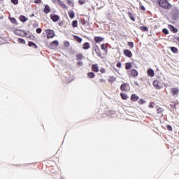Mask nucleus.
I'll return each instance as SVG.
<instances>
[{
  "label": "nucleus",
  "mask_w": 179,
  "mask_h": 179,
  "mask_svg": "<svg viewBox=\"0 0 179 179\" xmlns=\"http://www.w3.org/2000/svg\"><path fill=\"white\" fill-rule=\"evenodd\" d=\"M128 75L129 78H137L139 75V73L136 69H131L128 72Z\"/></svg>",
  "instance_id": "3"
},
{
  "label": "nucleus",
  "mask_w": 179,
  "mask_h": 179,
  "mask_svg": "<svg viewBox=\"0 0 179 179\" xmlns=\"http://www.w3.org/2000/svg\"><path fill=\"white\" fill-rule=\"evenodd\" d=\"M67 3L69 5V6H71V8H73L75 6V4L73 3V0H67Z\"/></svg>",
  "instance_id": "31"
},
{
  "label": "nucleus",
  "mask_w": 179,
  "mask_h": 179,
  "mask_svg": "<svg viewBox=\"0 0 179 179\" xmlns=\"http://www.w3.org/2000/svg\"><path fill=\"white\" fill-rule=\"evenodd\" d=\"M87 0H78V3L79 5H85V3H86V1Z\"/></svg>",
  "instance_id": "37"
},
{
  "label": "nucleus",
  "mask_w": 179,
  "mask_h": 179,
  "mask_svg": "<svg viewBox=\"0 0 179 179\" xmlns=\"http://www.w3.org/2000/svg\"><path fill=\"white\" fill-rule=\"evenodd\" d=\"M71 26L73 28L78 27V20L73 21L72 23H71Z\"/></svg>",
  "instance_id": "35"
},
{
  "label": "nucleus",
  "mask_w": 179,
  "mask_h": 179,
  "mask_svg": "<svg viewBox=\"0 0 179 179\" xmlns=\"http://www.w3.org/2000/svg\"><path fill=\"white\" fill-rule=\"evenodd\" d=\"M8 19L13 24L17 26V20H16V18L9 16Z\"/></svg>",
  "instance_id": "17"
},
{
  "label": "nucleus",
  "mask_w": 179,
  "mask_h": 179,
  "mask_svg": "<svg viewBox=\"0 0 179 179\" xmlns=\"http://www.w3.org/2000/svg\"><path fill=\"white\" fill-rule=\"evenodd\" d=\"M176 40H177V41H178V43H179V37H178V38H176Z\"/></svg>",
  "instance_id": "57"
},
{
  "label": "nucleus",
  "mask_w": 179,
  "mask_h": 179,
  "mask_svg": "<svg viewBox=\"0 0 179 179\" xmlns=\"http://www.w3.org/2000/svg\"><path fill=\"white\" fill-rule=\"evenodd\" d=\"M17 41H18L19 44H24V45L26 44V41L24 39L19 38L17 39Z\"/></svg>",
  "instance_id": "33"
},
{
  "label": "nucleus",
  "mask_w": 179,
  "mask_h": 179,
  "mask_svg": "<svg viewBox=\"0 0 179 179\" xmlns=\"http://www.w3.org/2000/svg\"><path fill=\"white\" fill-rule=\"evenodd\" d=\"M127 44L130 48H134V42H128Z\"/></svg>",
  "instance_id": "42"
},
{
  "label": "nucleus",
  "mask_w": 179,
  "mask_h": 179,
  "mask_svg": "<svg viewBox=\"0 0 179 179\" xmlns=\"http://www.w3.org/2000/svg\"><path fill=\"white\" fill-rule=\"evenodd\" d=\"M162 33H164V34H169V29L166 28L163 29Z\"/></svg>",
  "instance_id": "41"
},
{
  "label": "nucleus",
  "mask_w": 179,
  "mask_h": 179,
  "mask_svg": "<svg viewBox=\"0 0 179 179\" xmlns=\"http://www.w3.org/2000/svg\"><path fill=\"white\" fill-rule=\"evenodd\" d=\"M34 17V13L31 15V17Z\"/></svg>",
  "instance_id": "56"
},
{
  "label": "nucleus",
  "mask_w": 179,
  "mask_h": 179,
  "mask_svg": "<svg viewBox=\"0 0 179 179\" xmlns=\"http://www.w3.org/2000/svg\"><path fill=\"white\" fill-rule=\"evenodd\" d=\"M90 48V43L89 42H86L83 44V50H89Z\"/></svg>",
  "instance_id": "22"
},
{
  "label": "nucleus",
  "mask_w": 179,
  "mask_h": 179,
  "mask_svg": "<svg viewBox=\"0 0 179 179\" xmlns=\"http://www.w3.org/2000/svg\"><path fill=\"white\" fill-rule=\"evenodd\" d=\"M95 77L96 74L94 72L87 73V78H89V79H93Z\"/></svg>",
  "instance_id": "24"
},
{
  "label": "nucleus",
  "mask_w": 179,
  "mask_h": 179,
  "mask_svg": "<svg viewBox=\"0 0 179 179\" xmlns=\"http://www.w3.org/2000/svg\"><path fill=\"white\" fill-rule=\"evenodd\" d=\"M124 54L125 57H128L129 58H131L132 57V52H131V50L128 49L124 50Z\"/></svg>",
  "instance_id": "10"
},
{
  "label": "nucleus",
  "mask_w": 179,
  "mask_h": 179,
  "mask_svg": "<svg viewBox=\"0 0 179 179\" xmlns=\"http://www.w3.org/2000/svg\"><path fill=\"white\" fill-rule=\"evenodd\" d=\"M116 66H117V68H121V63H117V64H116Z\"/></svg>",
  "instance_id": "54"
},
{
  "label": "nucleus",
  "mask_w": 179,
  "mask_h": 179,
  "mask_svg": "<svg viewBox=\"0 0 179 179\" xmlns=\"http://www.w3.org/2000/svg\"><path fill=\"white\" fill-rule=\"evenodd\" d=\"M140 29L142 30V31H149L148 27L141 26Z\"/></svg>",
  "instance_id": "34"
},
{
  "label": "nucleus",
  "mask_w": 179,
  "mask_h": 179,
  "mask_svg": "<svg viewBox=\"0 0 179 179\" xmlns=\"http://www.w3.org/2000/svg\"><path fill=\"white\" fill-rule=\"evenodd\" d=\"M10 2L13 5H17V3H19V0H10Z\"/></svg>",
  "instance_id": "39"
},
{
  "label": "nucleus",
  "mask_w": 179,
  "mask_h": 179,
  "mask_svg": "<svg viewBox=\"0 0 179 179\" xmlns=\"http://www.w3.org/2000/svg\"><path fill=\"white\" fill-rule=\"evenodd\" d=\"M99 64H92V72H95L96 73H97V72H99Z\"/></svg>",
  "instance_id": "12"
},
{
  "label": "nucleus",
  "mask_w": 179,
  "mask_h": 179,
  "mask_svg": "<svg viewBox=\"0 0 179 179\" xmlns=\"http://www.w3.org/2000/svg\"><path fill=\"white\" fill-rule=\"evenodd\" d=\"M131 68H132V63L127 62L125 64V69L128 70V69H131Z\"/></svg>",
  "instance_id": "28"
},
{
  "label": "nucleus",
  "mask_w": 179,
  "mask_h": 179,
  "mask_svg": "<svg viewBox=\"0 0 179 179\" xmlns=\"http://www.w3.org/2000/svg\"><path fill=\"white\" fill-rule=\"evenodd\" d=\"M41 31H43V30L41 29V28H37L36 30V32L38 34H40L41 33Z\"/></svg>",
  "instance_id": "43"
},
{
  "label": "nucleus",
  "mask_w": 179,
  "mask_h": 179,
  "mask_svg": "<svg viewBox=\"0 0 179 179\" xmlns=\"http://www.w3.org/2000/svg\"><path fill=\"white\" fill-rule=\"evenodd\" d=\"M120 96L122 100H128V95H127V94L120 93Z\"/></svg>",
  "instance_id": "30"
},
{
  "label": "nucleus",
  "mask_w": 179,
  "mask_h": 179,
  "mask_svg": "<svg viewBox=\"0 0 179 179\" xmlns=\"http://www.w3.org/2000/svg\"><path fill=\"white\" fill-rule=\"evenodd\" d=\"M13 33L15 36H18L19 37H26V36H27L26 31L17 29H14Z\"/></svg>",
  "instance_id": "2"
},
{
  "label": "nucleus",
  "mask_w": 179,
  "mask_h": 179,
  "mask_svg": "<svg viewBox=\"0 0 179 179\" xmlns=\"http://www.w3.org/2000/svg\"><path fill=\"white\" fill-rule=\"evenodd\" d=\"M108 80L109 83H113V82H115V80H117V78L114 76H110Z\"/></svg>",
  "instance_id": "29"
},
{
  "label": "nucleus",
  "mask_w": 179,
  "mask_h": 179,
  "mask_svg": "<svg viewBox=\"0 0 179 179\" xmlns=\"http://www.w3.org/2000/svg\"><path fill=\"white\" fill-rule=\"evenodd\" d=\"M84 57L82 53L78 54L76 55V60L77 61H80V59H83Z\"/></svg>",
  "instance_id": "27"
},
{
  "label": "nucleus",
  "mask_w": 179,
  "mask_h": 179,
  "mask_svg": "<svg viewBox=\"0 0 179 179\" xmlns=\"http://www.w3.org/2000/svg\"><path fill=\"white\" fill-rule=\"evenodd\" d=\"M74 38H75L76 41H78V43H82V40H83L82 38H80L78 36H75Z\"/></svg>",
  "instance_id": "36"
},
{
  "label": "nucleus",
  "mask_w": 179,
  "mask_h": 179,
  "mask_svg": "<svg viewBox=\"0 0 179 179\" xmlns=\"http://www.w3.org/2000/svg\"><path fill=\"white\" fill-rule=\"evenodd\" d=\"M28 38H29V40H34V38H36L34 35H29Z\"/></svg>",
  "instance_id": "47"
},
{
  "label": "nucleus",
  "mask_w": 179,
  "mask_h": 179,
  "mask_svg": "<svg viewBox=\"0 0 179 179\" xmlns=\"http://www.w3.org/2000/svg\"><path fill=\"white\" fill-rule=\"evenodd\" d=\"M50 17L52 22H58V20H59V17L55 14H51Z\"/></svg>",
  "instance_id": "7"
},
{
  "label": "nucleus",
  "mask_w": 179,
  "mask_h": 179,
  "mask_svg": "<svg viewBox=\"0 0 179 179\" xmlns=\"http://www.w3.org/2000/svg\"><path fill=\"white\" fill-rule=\"evenodd\" d=\"M139 99V96H138L136 94H132L130 98V100L131 101H137V100Z\"/></svg>",
  "instance_id": "19"
},
{
  "label": "nucleus",
  "mask_w": 179,
  "mask_h": 179,
  "mask_svg": "<svg viewBox=\"0 0 179 179\" xmlns=\"http://www.w3.org/2000/svg\"><path fill=\"white\" fill-rule=\"evenodd\" d=\"M166 129L168 131H173V127H171V125H167L166 126Z\"/></svg>",
  "instance_id": "44"
},
{
  "label": "nucleus",
  "mask_w": 179,
  "mask_h": 179,
  "mask_svg": "<svg viewBox=\"0 0 179 179\" xmlns=\"http://www.w3.org/2000/svg\"><path fill=\"white\" fill-rule=\"evenodd\" d=\"M171 51L173 52V54H178V49L176 47H169Z\"/></svg>",
  "instance_id": "25"
},
{
  "label": "nucleus",
  "mask_w": 179,
  "mask_h": 179,
  "mask_svg": "<svg viewBox=\"0 0 179 179\" xmlns=\"http://www.w3.org/2000/svg\"><path fill=\"white\" fill-rule=\"evenodd\" d=\"M147 74L148 76H150V78H153V76H155V71H153L152 69H149L147 71Z\"/></svg>",
  "instance_id": "13"
},
{
  "label": "nucleus",
  "mask_w": 179,
  "mask_h": 179,
  "mask_svg": "<svg viewBox=\"0 0 179 179\" xmlns=\"http://www.w3.org/2000/svg\"><path fill=\"white\" fill-rule=\"evenodd\" d=\"M44 13H45L46 15L50 13V12H51V9L50 8V6L48 5H45V8L43 10Z\"/></svg>",
  "instance_id": "18"
},
{
  "label": "nucleus",
  "mask_w": 179,
  "mask_h": 179,
  "mask_svg": "<svg viewBox=\"0 0 179 179\" xmlns=\"http://www.w3.org/2000/svg\"><path fill=\"white\" fill-rule=\"evenodd\" d=\"M179 90L177 87L171 88V93L173 96H178Z\"/></svg>",
  "instance_id": "16"
},
{
  "label": "nucleus",
  "mask_w": 179,
  "mask_h": 179,
  "mask_svg": "<svg viewBox=\"0 0 179 179\" xmlns=\"http://www.w3.org/2000/svg\"><path fill=\"white\" fill-rule=\"evenodd\" d=\"M81 23H82V24L85 25V24H86V21L85 20H83L81 21Z\"/></svg>",
  "instance_id": "53"
},
{
  "label": "nucleus",
  "mask_w": 179,
  "mask_h": 179,
  "mask_svg": "<svg viewBox=\"0 0 179 179\" xmlns=\"http://www.w3.org/2000/svg\"><path fill=\"white\" fill-rule=\"evenodd\" d=\"M153 86L157 89V90H159L163 87L162 85V83H160V81L159 80H155L152 83Z\"/></svg>",
  "instance_id": "5"
},
{
  "label": "nucleus",
  "mask_w": 179,
  "mask_h": 179,
  "mask_svg": "<svg viewBox=\"0 0 179 179\" xmlns=\"http://www.w3.org/2000/svg\"><path fill=\"white\" fill-rule=\"evenodd\" d=\"M41 0H34V3H40Z\"/></svg>",
  "instance_id": "50"
},
{
  "label": "nucleus",
  "mask_w": 179,
  "mask_h": 179,
  "mask_svg": "<svg viewBox=\"0 0 179 179\" xmlns=\"http://www.w3.org/2000/svg\"><path fill=\"white\" fill-rule=\"evenodd\" d=\"M150 108H153L155 107V103L154 102H150L149 104Z\"/></svg>",
  "instance_id": "45"
},
{
  "label": "nucleus",
  "mask_w": 179,
  "mask_h": 179,
  "mask_svg": "<svg viewBox=\"0 0 179 179\" xmlns=\"http://www.w3.org/2000/svg\"><path fill=\"white\" fill-rule=\"evenodd\" d=\"M78 66H82V65H83V62H78Z\"/></svg>",
  "instance_id": "51"
},
{
  "label": "nucleus",
  "mask_w": 179,
  "mask_h": 179,
  "mask_svg": "<svg viewBox=\"0 0 179 179\" xmlns=\"http://www.w3.org/2000/svg\"><path fill=\"white\" fill-rule=\"evenodd\" d=\"M57 5L63 9H68L67 5L62 0H60Z\"/></svg>",
  "instance_id": "8"
},
{
  "label": "nucleus",
  "mask_w": 179,
  "mask_h": 179,
  "mask_svg": "<svg viewBox=\"0 0 179 179\" xmlns=\"http://www.w3.org/2000/svg\"><path fill=\"white\" fill-rule=\"evenodd\" d=\"M134 85H136V86H139V84L137 82H135Z\"/></svg>",
  "instance_id": "55"
},
{
  "label": "nucleus",
  "mask_w": 179,
  "mask_h": 179,
  "mask_svg": "<svg viewBox=\"0 0 179 179\" xmlns=\"http://www.w3.org/2000/svg\"><path fill=\"white\" fill-rule=\"evenodd\" d=\"M19 19L23 23H24V22H27V20H28L27 17H26V16H24V15H20Z\"/></svg>",
  "instance_id": "26"
},
{
  "label": "nucleus",
  "mask_w": 179,
  "mask_h": 179,
  "mask_svg": "<svg viewBox=\"0 0 179 179\" xmlns=\"http://www.w3.org/2000/svg\"><path fill=\"white\" fill-rule=\"evenodd\" d=\"M28 45L29 47H33L34 48H37V45H36V43L31 41L29 42Z\"/></svg>",
  "instance_id": "32"
},
{
  "label": "nucleus",
  "mask_w": 179,
  "mask_h": 179,
  "mask_svg": "<svg viewBox=\"0 0 179 179\" xmlns=\"http://www.w3.org/2000/svg\"><path fill=\"white\" fill-rule=\"evenodd\" d=\"M61 0H52V1L53 2V3H57V5H58L59 2Z\"/></svg>",
  "instance_id": "48"
},
{
  "label": "nucleus",
  "mask_w": 179,
  "mask_h": 179,
  "mask_svg": "<svg viewBox=\"0 0 179 179\" xmlns=\"http://www.w3.org/2000/svg\"><path fill=\"white\" fill-rule=\"evenodd\" d=\"M159 5L164 9H171V4L167 0H159Z\"/></svg>",
  "instance_id": "1"
},
{
  "label": "nucleus",
  "mask_w": 179,
  "mask_h": 179,
  "mask_svg": "<svg viewBox=\"0 0 179 179\" xmlns=\"http://www.w3.org/2000/svg\"><path fill=\"white\" fill-rule=\"evenodd\" d=\"M157 113L159 115V117H162L164 116V115H163V108H162L159 106L157 107Z\"/></svg>",
  "instance_id": "15"
},
{
  "label": "nucleus",
  "mask_w": 179,
  "mask_h": 179,
  "mask_svg": "<svg viewBox=\"0 0 179 179\" xmlns=\"http://www.w3.org/2000/svg\"><path fill=\"white\" fill-rule=\"evenodd\" d=\"M45 33L48 38H54L55 36V32H54V30L46 29Z\"/></svg>",
  "instance_id": "4"
},
{
  "label": "nucleus",
  "mask_w": 179,
  "mask_h": 179,
  "mask_svg": "<svg viewBox=\"0 0 179 179\" xmlns=\"http://www.w3.org/2000/svg\"><path fill=\"white\" fill-rule=\"evenodd\" d=\"M99 82H101V83H106V80L104 79H100Z\"/></svg>",
  "instance_id": "52"
},
{
  "label": "nucleus",
  "mask_w": 179,
  "mask_h": 179,
  "mask_svg": "<svg viewBox=\"0 0 179 179\" xmlns=\"http://www.w3.org/2000/svg\"><path fill=\"white\" fill-rule=\"evenodd\" d=\"M68 15L70 19H73V17H75V13L72 10H69Z\"/></svg>",
  "instance_id": "23"
},
{
  "label": "nucleus",
  "mask_w": 179,
  "mask_h": 179,
  "mask_svg": "<svg viewBox=\"0 0 179 179\" xmlns=\"http://www.w3.org/2000/svg\"><path fill=\"white\" fill-rule=\"evenodd\" d=\"M168 27H169V30L171 31H172V33H177V31H178V29H177V28L174 27V26H173L171 24H169Z\"/></svg>",
  "instance_id": "14"
},
{
  "label": "nucleus",
  "mask_w": 179,
  "mask_h": 179,
  "mask_svg": "<svg viewBox=\"0 0 179 179\" xmlns=\"http://www.w3.org/2000/svg\"><path fill=\"white\" fill-rule=\"evenodd\" d=\"M120 90L122 92H128L129 90V84L124 83L120 86Z\"/></svg>",
  "instance_id": "6"
},
{
  "label": "nucleus",
  "mask_w": 179,
  "mask_h": 179,
  "mask_svg": "<svg viewBox=\"0 0 179 179\" xmlns=\"http://www.w3.org/2000/svg\"><path fill=\"white\" fill-rule=\"evenodd\" d=\"M101 50H103V51H106V50H107V45H106V44H102L101 45Z\"/></svg>",
  "instance_id": "38"
},
{
  "label": "nucleus",
  "mask_w": 179,
  "mask_h": 179,
  "mask_svg": "<svg viewBox=\"0 0 179 179\" xmlns=\"http://www.w3.org/2000/svg\"><path fill=\"white\" fill-rule=\"evenodd\" d=\"M0 1H3V0H0Z\"/></svg>",
  "instance_id": "58"
},
{
  "label": "nucleus",
  "mask_w": 179,
  "mask_h": 179,
  "mask_svg": "<svg viewBox=\"0 0 179 179\" xmlns=\"http://www.w3.org/2000/svg\"><path fill=\"white\" fill-rule=\"evenodd\" d=\"M94 41L96 44H99V43H101L102 41H104V38L101 36H96L94 37Z\"/></svg>",
  "instance_id": "9"
},
{
  "label": "nucleus",
  "mask_w": 179,
  "mask_h": 179,
  "mask_svg": "<svg viewBox=\"0 0 179 179\" xmlns=\"http://www.w3.org/2000/svg\"><path fill=\"white\" fill-rule=\"evenodd\" d=\"M94 51L96 55H98V57H101V53H100V48H99V46L97 45L95 46Z\"/></svg>",
  "instance_id": "20"
},
{
  "label": "nucleus",
  "mask_w": 179,
  "mask_h": 179,
  "mask_svg": "<svg viewBox=\"0 0 179 179\" xmlns=\"http://www.w3.org/2000/svg\"><path fill=\"white\" fill-rule=\"evenodd\" d=\"M127 15L132 22H135V15L132 13L128 12Z\"/></svg>",
  "instance_id": "21"
},
{
  "label": "nucleus",
  "mask_w": 179,
  "mask_h": 179,
  "mask_svg": "<svg viewBox=\"0 0 179 179\" xmlns=\"http://www.w3.org/2000/svg\"><path fill=\"white\" fill-rule=\"evenodd\" d=\"M140 9H141V10H143V11L145 10V6H143V5L140 6Z\"/></svg>",
  "instance_id": "49"
},
{
  "label": "nucleus",
  "mask_w": 179,
  "mask_h": 179,
  "mask_svg": "<svg viewBox=\"0 0 179 179\" xmlns=\"http://www.w3.org/2000/svg\"><path fill=\"white\" fill-rule=\"evenodd\" d=\"M58 45H59L58 41H54L53 42L50 43V48L52 50H54L55 47H58Z\"/></svg>",
  "instance_id": "11"
},
{
  "label": "nucleus",
  "mask_w": 179,
  "mask_h": 179,
  "mask_svg": "<svg viewBox=\"0 0 179 179\" xmlns=\"http://www.w3.org/2000/svg\"><path fill=\"white\" fill-rule=\"evenodd\" d=\"M138 103V104L142 105V104H145V103H146V101H145L143 99H139Z\"/></svg>",
  "instance_id": "40"
},
{
  "label": "nucleus",
  "mask_w": 179,
  "mask_h": 179,
  "mask_svg": "<svg viewBox=\"0 0 179 179\" xmlns=\"http://www.w3.org/2000/svg\"><path fill=\"white\" fill-rule=\"evenodd\" d=\"M100 72H101V73H106V69L101 68L100 69Z\"/></svg>",
  "instance_id": "46"
}]
</instances>
